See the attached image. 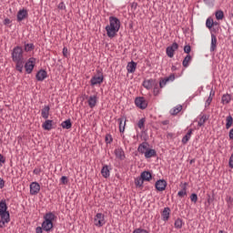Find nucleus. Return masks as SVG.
Wrapping results in <instances>:
<instances>
[{
  "label": "nucleus",
  "mask_w": 233,
  "mask_h": 233,
  "mask_svg": "<svg viewBox=\"0 0 233 233\" xmlns=\"http://www.w3.org/2000/svg\"><path fill=\"white\" fill-rule=\"evenodd\" d=\"M190 200H191L193 203H198V194L192 193L191 196H190Z\"/></svg>",
  "instance_id": "obj_48"
},
{
  "label": "nucleus",
  "mask_w": 233,
  "mask_h": 233,
  "mask_svg": "<svg viewBox=\"0 0 233 233\" xmlns=\"http://www.w3.org/2000/svg\"><path fill=\"white\" fill-rule=\"evenodd\" d=\"M54 219H56V214L53 212H48L44 216V222L49 225H54Z\"/></svg>",
  "instance_id": "obj_12"
},
{
  "label": "nucleus",
  "mask_w": 233,
  "mask_h": 233,
  "mask_svg": "<svg viewBox=\"0 0 233 233\" xmlns=\"http://www.w3.org/2000/svg\"><path fill=\"white\" fill-rule=\"evenodd\" d=\"M140 177L143 181H152V173L150 171H143L140 174Z\"/></svg>",
  "instance_id": "obj_18"
},
{
  "label": "nucleus",
  "mask_w": 233,
  "mask_h": 233,
  "mask_svg": "<svg viewBox=\"0 0 233 233\" xmlns=\"http://www.w3.org/2000/svg\"><path fill=\"white\" fill-rule=\"evenodd\" d=\"M216 19L221 21L225 17V13L222 10H218L215 13Z\"/></svg>",
  "instance_id": "obj_37"
},
{
  "label": "nucleus",
  "mask_w": 233,
  "mask_h": 233,
  "mask_svg": "<svg viewBox=\"0 0 233 233\" xmlns=\"http://www.w3.org/2000/svg\"><path fill=\"white\" fill-rule=\"evenodd\" d=\"M106 143V145H110V143H112V141H114V138L112 137V135L107 134L105 137Z\"/></svg>",
  "instance_id": "obj_45"
},
{
  "label": "nucleus",
  "mask_w": 233,
  "mask_h": 233,
  "mask_svg": "<svg viewBox=\"0 0 233 233\" xmlns=\"http://www.w3.org/2000/svg\"><path fill=\"white\" fill-rule=\"evenodd\" d=\"M131 7L137 9V3L134 2V3L131 5Z\"/></svg>",
  "instance_id": "obj_63"
},
{
  "label": "nucleus",
  "mask_w": 233,
  "mask_h": 233,
  "mask_svg": "<svg viewBox=\"0 0 233 233\" xmlns=\"http://www.w3.org/2000/svg\"><path fill=\"white\" fill-rule=\"evenodd\" d=\"M148 142H143L138 146L137 152L140 154H145L148 150Z\"/></svg>",
  "instance_id": "obj_20"
},
{
  "label": "nucleus",
  "mask_w": 233,
  "mask_h": 233,
  "mask_svg": "<svg viewBox=\"0 0 233 233\" xmlns=\"http://www.w3.org/2000/svg\"><path fill=\"white\" fill-rule=\"evenodd\" d=\"M10 223V216H5V218H1L0 220V228H5V224Z\"/></svg>",
  "instance_id": "obj_34"
},
{
  "label": "nucleus",
  "mask_w": 233,
  "mask_h": 233,
  "mask_svg": "<svg viewBox=\"0 0 233 233\" xmlns=\"http://www.w3.org/2000/svg\"><path fill=\"white\" fill-rule=\"evenodd\" d=\"M223 105H228L232 101V96L229 94L223 95L221 99Z\"/></svg>",
  "instance_id": "obj_32"
},
{
  "label": "nucleus",
  "mask_w": 233,
  "mask_h": 233,
  "mask_svg": "<svg viewBox=\"0 0 233 233\" xmlns=\"http://www.w3.org/2000/svg\"><path fill=\"white\" fill-rule=\"evenodd\" d=\"M5 163H6V158L0 153V167H2Z\"/></svg>",
  "instance_id": "obj_52"
},
{
  "label": "nucleus",
  "mask_w": 233,
  "mask_h": 233,
  "mask_svg": "<svg viewBox=\"0 0 233 233\" xmlns=\"http://www.w3.org/2000/svg\"><path fill=\"white\" fill-rule=\"evenodd\" d=\"M63 56L64 57H68V48L66 47L63 48Z\"/></svg>",
  "instance_id": "obj_54"
},
{
  "label": "nucleus",
  "mask_w": 233,
  "mask_h": 233,
  "mask_svg": "<svg viewBox=\"0 0 233 233\" xmlns=\"http://www.w3.org/2000/svg\"><path fill=\"white\" fill-rule=\"evenodd\" d=\"M10 19H8V18H5V20H4V24L5 25H10Z\"/></svg>",
  "instance_id": "obj_62"
},
{
  "label": "nucleus",
  "mask_w": 233,
  "mask_h": 233,
  "mask_svg": "<svg viewBox=\"0 0 233 233\" xmlns=\"http://www.w3.org/2000/svg\"><path fill=\"white\" fill-rule=\"evenodd\" d=\"M153 94L154 96H158L159 95V84H157V86H153Z\"/></svg>",
  "instance_id": "obj_50"
},
{
  "label": "nucleus",
  "mask_w": 233,
  "mask_h": 233,
  "mask_svg": "<svg viewBox=\"0 0 233 233\" xmlns=\"http://www.w3.org/2000/svg\"><path fill=\"white\" fill-rule=\"evenodd\" d=\"M161 216L163 221H168L170 218V208H165L164 210L162 211Z\"/></svg>",
  "instance_id": "obj_23"
},
{
  "label": "nucleus",
  "mask_w": 233,
  "mask_h": 233,
  "mask_svg": "<svg viewBox=\"0 0 233 233\" xmlns=\"http://www.w3.org/2000/svg\"><path fill=\"white\" fill-rule=\"evenodd\" d=\"M136 68H137V63L131 61L127 64V70L129 74H134Z\"/></svg>",
  "instance_id": "obj_17"
},
{
  "label": "nucleus",
  "mask_w": 233,
  "mask_h": 233,
  "mask_svg": "<svg viewBox=\"0 0 233 233\" xmlns=\"http://www.w3.org/2000/svg\"><path fill=\"white\" fill-rule=\"evenodd\" d=\"M215 95L216 92L211 90L208 98L206 100V106H210V103H212V97H214Z\"/></svg>",
  "instance_id": "obj_38"
},
{
  "label": "nucleus",
  "mask_w": 233,
  "mask_h": 233,
  "mask_svg": "<svg viewBox=\"0 0 233 233\" xmlns=\"http://www.w3.org/2000/svg\"><path fill=\"white\" fill-rule=\"evenodd\" d=\"M39 190H41V186L37 182H32L30 185V194L31 196H35L39 194Z\"/></svg>",
  "instance_id": "obj_10"
},
{
  "label": "nucleus",
  "mask_w": 233,
  "mask_h": 233,
  "mask_svg": "<svg viewBox=\"0 0 233 233\" xmlns=\"http://www.w3.org/2000/svg\"><path fill=\"white\" fill-rule=\"evenodd\" d=\"M62 128H65L66 130H70L72 128V120L67 119L61 123Z\"/></svg>",
  "instance_id": "obj_28"
},
{
  "label": "nucleus",
  "mask_w": 233,
  "mask_h": 233,
  "mask_svg": "<svg viewBox=\"0 0 233 233\" xmlns=\"http://www.w3.org/2000/svg\"><path fill=\"white\" fill-rule=\"evenodd\" d=\"M232 125H233V118H232V116L229 115L226 118V128H227V130H228V128H230V127H232Z\"/></svg>",
  "instance_id": "obj_35"
},
{
  "label": "nucleus",
  "mask_w": 233,
  "mask_h": 233,
  "mask_svg": "<svg viewBox=\"0 0 233 233\" xmlns=\"http://www.w3.org/2000/svg\"><path fill=\"white\" fill-rule=\"evenodd\" d=\"M35 77H36V81H45V79H46L47 77L46 70H44V69L39 70L36 73Z\"/></svg>",
  "instance_id": "obj_14"
},
{
  "label": "nucleus",
  "mask_w": 233,
  "mask_h": 233,
  "mask_svg": "<svg viewBox=\"0 0 233 233\" xmlns=\"http://www.w3.org/2000/svg\"><path fill=\"white\" fill-rule=\"evenodd\" d=\"M12 59L13 61H24L25 57H23V47L15 46L12 52Z\"/></svg>",
  "instance_id": "obj_2"
},
{
  "label": "nucleus",
  "mask_w": 233,
  "mask_h": 233,
  "mask_svg": "<svg viewBox=\"0 0 233 233\" xmlns=\"http://www.w3.org/2000/svg\"><path fill=\"white\" fill-rule=\"evenodd\" d=\"M41 116L44 119H48V116H50V106H44L41 110Z\"/></svg>",
  "instance_id": "obj_22"
},
{
  "label": "nucleus",
  "mask_w": 233,
  "mask_h": 233,
  "mask_svg": "<svg viewBox=\"0 0 233 233\" xmlns=\"http://www.w3.org/2000/svg\"><path fill=\"white\" fill-rule=\"evenodd\" d=\"M190 140V137L187 135H185L182 138V143L183 145H187V143H188V141Z\"/></svg>",
  "instance_id": "obj_51"
},
{
  "label": "nucleus",
  "mask_w": 233,
  "mask_h": 233,
  "mask_svg": "<svg viewBox=\"0 0 233 233\" xmlns=\"http://www.w3.org/2000/svg\"><path fill=\"white\" fill-rule=\"evenodd\" d=\"M35 232H36V233H43V228L37 227V228H35Z\"/></svg>",
  "instance_id": "obj_59"
},
{
  "label": "nucleus",
  "mask_w": 233,
  "mask_h": 233,
  "mask_svg": "<svg viewBox=\"0 0 233 233\" xmlns=\"http://www.w3.org/2000/svg\"><path fill=\"white\" fill-rule=\"evenodd\" d=\"M181 110H183V106H178L177 108L171 110L170 114H171V116H177V114H179L181 112Z\"/></svg>",
  "instance_id": "obj_39"
},
{
  "label": "nucleus",
  "mask_w": 233,
  "mask_h": 233,
  "mask_svg": "<svg viewBox=\"0 0 233 233\" xmlns=\"http://www.w3.org/2000/svg\"><path fill=\"white\" fill-rule=\"evenodd\" d=\"M28 17V11L26 9H21L17 13V21L21 23V21L26 19Z\"/></svg>",
  "instance_id": "obj_13"
},
{
  "label": "nucleus",
  "mask_w": 233,
  "mask_h": 233,
  "mask_svg": "<svg viewBox=\"0 0 233 233\" xmlns=\"http://www.w3.org/2000/svg\"><path fill=\"white\" fill-rule=\"evenodd\" d=\"M156 189L158 192H163V190H166L167 188V180L165 179H159L155 184Z\"/></svg>",
  "instance_id": "obj_11"
},
{
  "label": "nucleus",
  "mask_w": 233,
  "mask_h": 233,
  "mask_svg": "<svg viewBox=\"0 0 233 233\" xmlns=\"http://www.w3.org/2000/svg\"><path fill=\"white\" fill-rule=\"evenodd\" d=\"M42 228L46 232H50V231H52V228H54V224H49L48 222H43Z\"/></svg>",
  "instance_id": "obj_27"
},
{
  "label": "nucleus",
  "mask_w": 233,
  "mask_h": 233,
  "mask_svg": "<svg viewBox=\"0 0 233 233\" xmlns=\"http://www.w3.org/2000/svg\"><path fill=\"white\" fill-rule=\"evenodd\" d=\"M183 228V219L177 218L175 221V228Z\"/></svg>",
  "instance_id": "obj_42"
},
{
  "label": "nucleus",
  "mask_w": 233,
  "mask_h": 233,
  "mask_svg": "<svg viewBox=\"0 0 233 233\" xmlns=\"http://www.w3.org/2000/svg\"><path fill=\"white\" fill-rule=\"evenodd\" d=\"M35 48V46L34 44H25V52H32Z\"/></svg>",
  "instance_id": "obj_41"
},
{
  "label": "nucleus",
  "mask_w": 233,
  "mask_h": 233,
  "mask_svg": "<svg viewBox=\"0 0 233 233\" xmlns=\"http://www.w3.org/2000/svg\"><path fill=\"white\" fill-rule=\"evenodd\" d=\"M34 66H35V58L31 57L29 60L25 64V72L27 74H32L34 71Z\"/></svg>",
  "instance_id": "obj_7"
},
{
  "label": "nucleus",
  "mask_w": 233,
  "mask_h": 233,
  "mask_svg": "<svg viewBox=\"0 0 233 233\" xmlns=\"http://www.w3.org/2000/svg\"><path fill=\"white\" fill-rule=\"evenodd\" d=\"M14 63H16V66H15L16 70L22 73L23 68L25 66V60H16V61H14Z\"/></svg>",
  "instance_id": "obj_26"
},
{
  "label": "nucleus",
  "mask_w": 233,
  "mask_h": 233,
  "mask_svg": "<svg viewBox=\"0 0 233 233\" xmlns=\"http://www.w3.org/2000/svg\"><path fill=\"white\" fill-rule=\"evenodd\" d=\"M120 28H121V21L119 20V18L116 16H110L109 25L106 26V32L107 37H110V39L116 37Z\"/></svg>",
  "instance_id": "obj_1"
},
{
  "label": "nucleus",
  "mask_w": 233,
  "mask_h": 233,
  "mask_svg": "<svg viewBox=\"0 0 233 233\" xmlns=\"http://www.w3.org/2000/svg\"><path fill=\"white\" fill-rule=\"evenodd\" d=\"M179 48V45L174 42L170 46H167L166 49V54L167 57H174V52Z\"/></svg>",
  "instance_id": "obj_8"
},
{
  "label": "nucleus",
  "mask_w": 233,
  "mask_h": 233,
  "mask_svg": "<svg viewBox=\"0 0 233 233\" xmlns=\"http://www.w3.org/2000/svg\"><path fill=\"white\" fill-rule=\"evenodd\" d=\"M192 132H193V129H189L187 131V133L186 134V136H188L189 137H192Z\"/></svg>",
  "instance_id": "obj_60"
},
{
  "label": "nucleus",
  "mask_w": 233,
  "mask_h": 233,
  "mask_svg": "<svg viewBox=\"0 0 233 233\" xmlns=\"http://www.w3.org/2000/svg\"><path fill=\"white\" fill-rule=\"evenodd\" d=\"M65 8H66V6L65 5V3H64V2H61V3L58 5V9H59V10H65Z\"/></svg>",
  "instance_id": "obj_55"
},
{
  "label": "nucleus",
  "mask_w": 233,
  "mask_h": 233,
  "mask_svg": "<svg viewBox=\"0 0 233 233\" xmlns=\"http://www.w3.org/2000/svg\"><path fill=\"white\" fill-rule=\"evenodd\" d=\"M135 105L141 110H145L148 106V102L143 96H138L135 99Z\"/></svg>",
  "instance_id": "obj_5"
},
{
  "label": "nucleus",
  "mask_w": 233,
  "mask_h": 233,
  "mask_svg": "<svg viewBox=\"0 0 233 233\" xmlns=\"http://www.w3.org/2000/svg\"><path fill=\"white\" fill-rule=\"evenodd\" d=\"M10 216V212H8V206L6 205V200L2 199L0 201V217L5 218Z\"/></svg>",
  "instance_id": "obj_4"
},
{
  "label": "nucleus",
  "mask_w": 233,
  "mask_h": 233,
  "mask_svg": "<svg viewBox=\"0 0 233 233\" xmlns=\"http://www.w3.org/2000/svg\"><path fill=\"white\" fill-rule=\"evenodd\" d=\"M184 52L185 54H187V56H190V52H192V47L190 45H187L184 46Z\"/></svg>",
  "instance_id": "obj_46"
},
{
  "label": "nucleus",
  "mask_w": 233,
  "mask_h": 233,
  "mask_svg": "<svg viewBox=\"0 0 233 233\" xmlns=\"http://www.w3.org/2000/svg\"><path fill=\"white\" fill-rule=\"evenodd\" d=\"M207 116L203 115L200 119L198 120V127H203V125H205V123H207Z\"/></svg>",
  "instance_id": "obj_43"
},
{
  "label": "nucleus",
  "mask_w": 233,
  "mask_h": 233,
  "mask_svg": "<svg viewBox=\"0 0 233 233\" xmlns=\"http://www.w3.org/2000/svg\"><path fill=\"white\" fill-rule=\"evenodd\" d=\"M117 121L119 123V132L123 134V132H125V127L127 126V118L120 117Z\"/></svg>",
  "instance_id": "obj_21"
},
{
  "label": "nucleus",
  "mask_w": 233,
  "mask_h": 233,
  "mask_svg": "<svg viewBox=\"0 0 233 233\" xmlns=\"http://www.w3.org/2000/svg\"><path fill=\"white\" fill-rule=\"evenodd\" d=\"M115 156L116 157H117V159H120L121 161H123V159H125V151L123 150L122 147H117L116 149H115Z\"/></svg>",
  "instance_id": "obj_16"
},
{
  "label": "nucleus",
  "mask_w": 233,
  "mask_h": 233,
  "mask_svg": "<svg viewBox=\"0 0 233 233\" xmlns=\"http://www.w3.org/2000/svg\"><path fill=\"white\" fill-rule=\"evenodd\" d=\"M174 79H176V75L175 74H171L169 75L167 77H166V81H174Z\"/></svg>",
  "instance_id": "obj_53"
},
{
  "label": "nucleus",
  "mask_w": 233,
  "mask_h": 233,
  "mask_svg": "<svg viewBox=\"0 0 233 233\" xmlns=\"http://www.w3.org/2000/svg\"><path fill=\"white\" fill-rule=\"evenodd\" d=\"M167 83H168V80H167V78H161L160 81H159V86L160 88H163Z\"/></svg>",
  "instance_id": "obj_47"
},
{
  "label": "nucleus",
  "mask_w": 233,
  "mask_h": 233,
  "mask_svg": "<svg viewBox=\"0 0 233 233\" xmlns=\"http://www.w3.org/2000/svg\"><path fill=\"white\" fill-rule=\"evenodd\" d=\"M228 137L233 141V128L229 130Z\"/></svg>",
  "instance_id": "obj_58"
},
{
  "label": "nucleus",
  "mask_w": 233,
  "mask_h": 233,
  "mask_svg": "<svg viewBox=\"0 0 233 233\" xmlns=\"http://www.w3.org/2000/svg\"><path fill=\"white\" fill-rule=\"evenodd\" d=\"M60 181H61L62 185H68V177H66V176H63V177L60 178Z\"/></svg>",
  "instance_id": "obj_49"
},
{
  "label": "nucleus",
  "mask_w": 233,
  "mask_h": 233,
  "mask_svg": "<svg viewBox=\"0 0 233 233\" xmlns=\"http://www.w3.org/2000/svg\"><path fill=\"white\" fill-rule=\"evenodd\" d=\"M207 28H212L214 26V20L212 18H208L206 21Z\"/></svg>",
  "instance_id": "obj_44"
},
{
  "label": "nucleus",
  "mask_w": 233,
  "mask_h": 233,
  "mask_svg": "<svg viewBox=\"0 0 233 233\" xmlns=\"http://www.w3.org/2000/svg\"><path fill=\"white\" fill-rule=\"evenodd\" d=\"M192 132H193V129H189L187 131V133L186 134V136H188L189 137H192Z\"/></svg>",
  "instance_id": "obj_61"
},
{
  "label": "nucleus",
  "mask_w": 233,
  "mask_h": 233,
  "mask_svg": "<svg viewBox=\"0 0 233 233\" xmlns=\"http://www.w3.org/2000/svg\"><path fill=\"white\" fill-rule=\"evenodd\" d=\"M169 121L168 120H164L162 121V125H168Z\"/></svg>",
  "instance_id": "obj_64"
},
{
  "label": "nucleus",
  "mask_w": 233,
  "mask_h": 233,
  "mask_svg": "<svg viewBox=\"0 0 233 233\" xmlns=\"http://www.w3.org/2000/svg\"><path fill=\"white\" fill-rule=\"evenodd\" d=\"M87 103H88L89 108H94V106L97 105V96H89Z\"/></svg>",
  "instance_id": "obj_24"
},
{
  "label": "nucleus",
  "mask_w": 233,
  "mask_h": 233,
  "mask_svg": "<svg viewBox=\"0 0 233 233\" xmlns=\"http://www.w3.org/2000/svg\"><path fill=\"white\" fill-rule=\"evenodd\" d=\"M208 197V205H212V203H214V199H215V194L214 191L210 193L207 194Z\"/></svg>",
  "instance_id": "obj_36"
},
{
  "label": "nucleus",
  "mask_w": 233,
  "mask_h": 233,
  "mask_svg": "<svg viewBox=\"0 0 233 233\" xmlns=\"http://www.w3.org/2000/svg\"><path fill=\"white\" fill-rule=\"evenodd\" d=\"M105 81V76H103V73L97 70V75L92 76L90 83L91 86H96V85H101Z\"/></svg>",
  "instance_id": "obj_3"
},
{
  "label": "nucleus",
  "mask_w": 233,
  "mask_h": 233,
  "mask_svg": "<svg viewBox=\"0 0 233 233\" xmlns=\"http://www.w3.org/2000/svg\"><path fill=\"white\" fill-rule=\"evenodd\" d=\"M143 86L144 88H147V90H152V88L157 86V80L154 78L144 80Z\"/></svg>",
  "instance_id": "obj_6"
},
{
  "label": "nucleus",
  "mask_w": 233,
  "mask_h": 233,
  "mask_svg": "<svg viewBox=\"0 0 233 233\" xmlns=\"http://www.w3.org/2000/svg\"><path fill=\"white\" fill-rule=\"evenodd\" d=\"M190 61H192V56L190 55H187L182 62V66H184V68H188Z\"/></svg>",
  "instance_id": "obj_31"
},
{
  "label": "nucleus",
  "mask_w": 233,
  "mask_h": 233,
  "mask_svg": "<svg viewBox=\"0 0 233 233\" xmlns=\"http://www.w3.org/2000/svg\"><path fill=\"white\" fill-rule=\"evenodd\" d=\"M95 222L96 227H103V225H105V215L102 213H97L95 216Z\"/></svg>",
  "instance_id": "obj_9"
},
{
  "label": "nucleus",
  "mask_w": 233,
  "mask_h": 233,
  "mask_svg": "<svg viewBox=\"0 0 233 233\" xmlns=\"http://www.w3.org/2000/svg\"><path fill=\"white\" fill-rule=\"evenodd\" d=\"M188 185V183L185 182L183 187H182V190L178 191L177 193V197L178 198H185V196H187V186Z\"/></svg>",
  "instance_id": "obj_30"
},
{
  "label": "nucleus",
  "mask_w": 233,
  "mask_h": 233,
  "mask_svg": "<svg viewBox=\"0 0 233 233\" xmlns=\"http://www.w3.org/2000/svg\"><path fill=\"white\" fill-rule=\"evenodd\" d=\"M101 174L103 177H110V169H108V166H104L101 169Z\"/></svg>",
  "instance_id": "obj_29"
},
{
  "label": "nucleus",
  "mask_w": 233,
  "mask_h": 233,
  "mask_svg": "<svg viewBox=\"0 0 233 233\" xmlns=\"http://www.w3.org/2000/svg\"><path fill=\"white\" fill-rule=\"evenodd\" d=\"M0 188H5V180L0 177Z\"/></svg>",
  "instance_id": "obj_57"
},
{
  "label": "nucleus",
  "mask_w": 233,
  "mask_h": 233,
  "mask_svg": "<svg viewBox=\"0 0 233 233\" xmlns=\"http://www.w3.org/2000/svg\"><path fill=\"white\" fill-rule=\"evenodd\" d=\"M53 123L54 120H46L45 123L42 125V128H44V130H52Z\"/></svg>",
  "instance_id": "obj_25"
},
{
  "label": "nucleus",
  "mask_w": 233,
  "mask_h": 233,
  "mask_svg": "<svg viewBox=\"0 0 233 233\" xmlns=\"http://www.w3.org/2000/svg\"><path fill=\"white\" fill-rule=\"evenodd\" d=\"M144 156L146 159H150V157H156V156H157V152L156 151V149L147 148Z\"/></svg>",
  "instance_id": "obj_15"
},
{
  "label": "nucleus",
  "mask_w": 233,
  "mask_h": 233,
  "mask_svg": "<svg viewBox=\"0 0 233 233\" xmlns=\"http://www.w3.org/2000/svg\"><path fill=\"white\" fill-rule=\"evenodd\" d=\"M33 173L35 175V176H39L41 174V168H35Z\"/></svg>",
  "instance_id": "obj_56"
},
{
  "label": "nucleus",
  "mask_w": 233,
  "mask_h": 233,
  "mask_svg": "<svg viewBox=\"0 0 233 233\" xmlns=\"http://www.w3.org/2000/svg\"><path fill=\"white\" fill-rule=\"evenodd\" d=\"M217 47H218V37L216 36V35L212 34L210 52H215Z\"/></svg>",
  "instance_id": "obj_19"
},
{
  "label": "nucleus",
  "mask_w": 233,
  "mask_h": 233,
  "mask_svg": "<svg viewBox=\"0 0 233 233\" xmlns=\"http://www.w3.org/2000/svg\"><path fill=\"white\" fill-rule=\"evenodd\" d=\"M147 122V118L143 117L141 118L138 123H137V127L138 128H140V130L145 129V123Z\"/></svg>",
  "instance_id": "obj_40"
},
{
  "label": "nucleus",
  "mask_w": 233,
  "mask_h": 233,
  "mask_svg": "<svg viewBox=\"0 0 233 233\" xmlns=\"http://www.w3.org/2000/svg\"><path fill=\"white\" fill-rule=\"evenodd\" d=\"M144 183H145V180H143V178H141V177H137V178H135V185H136L137 188L143 187Z\"/></svg>",
  "instance_id": "obj_33"
}]
</instances>
